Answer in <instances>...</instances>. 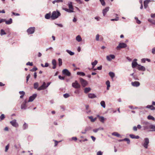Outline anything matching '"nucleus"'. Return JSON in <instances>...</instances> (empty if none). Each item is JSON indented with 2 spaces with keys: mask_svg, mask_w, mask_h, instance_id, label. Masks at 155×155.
Returning <instances> with one entry per match:
<instances>
[{
  "mask_svg": "<svg viewBox=\"0 0 155 155\" xmlns=\"http://www.w3.org/2000/svg\"><path fill=\"white\" fill-rule=\"evenodd\" d=\"M150 16L152 18H155V14L152 13L150 15Z\"/></svg>",
  "mask_w": 155,
  "mask_h": 155,
  "instance_id": "64",
  "label": "nucleus"
},
{
  "mask_svg": "<svg viewBox=\"0 0 155 155\" xmlns=\"http://www.w3.org/2000/svg\"><path fill=\"white\" fill-rule=\"evenodd\" d=\"M137 67L138 69L140 71H144L146 70L144 66L139 64L138 65Z\"/></svg>",
  "mask_w": 155,
  "mask_h": 155,
  "instance_id": "16",
  "label": "nucleus"
},
{
  "mask_svg": "<svg viewBox=\"0 0 155 155\" xmlns=\"http://www.w3.org/2000/svg\"><path fill=\"white\" fill-rule=\"evenodd\" d=\"M103 153L101 151H99L97 153V155H102Z\"/></svg>",
  "mask_w": 155,
  "mask_h": 155,
  "instance_id": "60",
  "label": "nucleus"
},
{
  "mask_svg": "<svg viewBox=\"0 0 155 155\" xmlns=\"http://www.w3.org/2000/svg\"><path fill=\"white\" fill-rule=\"evenodd\" d=\"M10 123L14 127H17L18 126V124L16 122V120L15 119L10 122Z\"/></svg>",
  "mask_w": 155,
  "mask_h": 155,
  "instance_id": "8",
  "label": "nucleus"
},
{
  "mask_svg": "<svg viewBox=\"0 0 155 155\" xmlns=\"http://www.w3.org/2000/svg\"><path fill=\"white\" fill-rule=\"evenodd\" d=\"M109 74L111 78L112 79H113V78L115 77V74L112 72H110L109 73Z\"/></svg>",
  "mask_w": 155,
  "mask_h": 155,
  "instance_id": "27",
  "label": "nucleus"
},
{
  "mask_svg": "<svg viewBox=\"0 0 155 155\" xmlns=\"http://www.w3.org/2000/svg\"><path fill=\"white\" fill-rule=\"evenodd\" d=\"M119 18L118 17H117L115 18L114 19H112L110 20L111 21H117L118 20Z\"/></svg>",
  "mask_w": 155,
  "mask_h": 155,
  "instance_id": "57",
  "label": "nucleus"
},
{
  "mask_svg": "<svg viewBox=\"0 0 155 155\" xmlns=\"http://www.w3.org/2000/svg\"><path fill=\"white\" fill-rule=\"evenodd\" d=\"M65 11L69 13L73 12H74L73 11H72V10L70 9H68L67 8H64L63 9Z\"/></svg>",
  "mask_w": 155,
  "mask_h": 155,
  "instance_id": "32",
  "label": "nucleus"
},
{
  "mask_svg": "<svg viewBox=\"0 0 155 155\" xmlns=\"http://www.w3.org/2000/svg\"><path fill=\"white\" fill-rule=\"evenodd\" d=\"M61 15L60 12L58 10H57L52 12L51 18L52 19L54 20L58 18Z\"/></svg>",
  "mask_w": 155,
  "mask_h": 155,
  "instance_id": "1",
  "label": "nucleus"
},
{
  "mask_svg": "<svg viewBox=\"0 0 155 155\" xmlns=\"http://www.w3.org/2000/svg\"><path fill=\"white\" fill-rule=\"evenodd\" d=\"M9 144H8L5 147V152H7L8 149H9Z\"/></svg>",
  "mask_w": 155,
  "mask_h": 155,
  "instance_id": "43",
  "label": "nucleus"
},
{
  "mask_svg": "<svg viewBox=\"0 0 155 155\" xmlns=\"http://www.w3.org/2000/svg\"><path fill=\"white\" fill-rule=\"evenodd\" d=\"M28 127V124H26L25 123H24V125H23V129L25 130V129H26Z\"/></svg>",
  "mask_w": 155,
  "mask_h": 155,
  "instance_id": "42",
  "label": "nucleus"
},
{
  "mask_svg": "<svg viewBox=\"0 0 155 155\" xmlns=\"http://www.w3.org/2000/svg\"><path fill=\"white\" fill-rule=\"evenodd\" d=\"M112 135L117 137H120V135L117 132H114L112 133Z\"/></svg>",
  "mask_w": 155,
  "mask_h": 155,
  "instance_id": "26",
  "label": "nucleus"
},
{
  "mask_svg": "<svg viewBox=\"0 0 155 155\" xmlns=\"http://www.w3.org/2000/svg\"><path fill=\"white\" fill-rule=\"evenodd\" d=\"M77 74L81 76H84L85 75V74L84 72H78Z\"/></svg>",
  "mask_w": 155,
  "mask_h": 155,
  "instance_id": "33",
  "label": "nucleus"
},
{
  "mask_svg": "<svg viewBox=\"0 0 155 155\" xmlns=\"http://www.w3.org/2000/svg\"><path fill=\"white\" fill-rule=\"evenodd\" d=\"M131 84L133 86L136 87L139 86L140 85V83L139 82L136 81L132 82Z\"/></svg>",
  "mask_w": 155,
  "mask_h": 155,
  "instance_id": "14",
  "label": "nucleus"
},
{
  "mask_svg": "<svg viewBox=\"0 0 155 155\" xmlns=\"http://www.w3.org/2000/svg\"><path fill=\"white\" fill-rule=\"evenodd\" d=\"M26 65H30L31 66H32L33 65V63H32V62H27L26 63Z\"/></svg>",
  "mask_w": 155,
  "mask_h": 155,
  "instance_id": "51",
  "label": "nucleus"
},
{
  "mask_svg": "<svg viewBox=\"0 0 155 155\" xmlns=\"http://www.w3.org/2000/svg\"><path fill=\"white\" fill-rule=\"evenodd\" d=\"M106 59L108 61H110L111 60V59L110 57V55H107L106 56Z\"/></svg>",
  "mask_w": 155,
  "mask_h": 155,
  "instance_id": "50",
  "label": "nucleus"
},
{
  "mask_svg": "<svg viewBox=\"0 0 155 155\" xmlns=\"http://www.w3.org/2000/svg\"><path fill=\"white\" fill-rule=\"evenodd\" d=\"M146 107L147 108L150 109L151 110H155V107L153 106L152 105H147Z\"/></svg>",
  "mask_w": 155,
  "mask_h": 155,
  "instance_id": "20",
  "label": "nucleus"
},
{
  "mask_svg": "<svg viewBox=\"0 0 155 155\" xmlns=\"http://www.w3.org/2000/svg\"><path fill=\"white\" fill-rule=\"evenodd\" d=\"M137 60V59H134V61L132 62V67L133 68H135L137 66H138V64L137 63L136 61Z\"/></svg>",
  "mask_w": 155,
  "mask_h": 155,
  "instance_id": "13",
  "label": "nucleus"
},
{
  "mask_svg": "<svg viewBox=\"0 0 155 155\" xmlns=\"http://www.w3.org/2000/svg\"><path fill=\"white\" fill-rule=\"evenodd\" d=\"M101 105L104 108H105V102L104 101H102L101 102Z\"/></svg>",
  "mask_w": 155,
  "mask_h": 155,
  "instance_id": "38",
  "label": "nucleus"
},
{
  "mask_svg": "<svg viewBox=\"0 0 155 155\" xmlns=\"http://www.w3.org/2000/svg\"><path fill=\"white\" fill-rule=\"evenodd\" d=\"M124 141H127V144H130V140L128 138H125L124 139Z\"/></svg>",
  "mask_w": 155,
  "mask_h": 155,
  "instance_id": "46",
  "label": "nucleus"
},
{
  "mask_svg": "<svg viewBox=\"0 0 155 155\" xmlns=\"http://www.w3.org/2000/svg\"><path fill=\"white\" fill-rule=\"evenodd\" d=\"M149 142V139L147 138H145L144 139V143L142 144V145L145 148L147 149Z\"/></svg>",
  "mask_w": 155,
  "mask_h": 155,
  "instance_id": "3",
  "label": "nucleus"
},
{
  "mask_svg": "<svg viewBox=\"0 0 155 155\" xmlns=\"http://www.w3.org/2000/svg\"><path fill=\"white\" fill-rule=\"evenodd\" d=\"M106 84L107 85V90H108L109 89V88L110 87V81H107L106 82Z\"/></svg>",
  "mask_w": 155,
  "mask_h": 155,
  "instance_id": "28",
  "label": "nucleus"
},
{
  "mask_svg": "<svg viewBox=\"0 0 155 155\" xmlns=\"http://www.w3.org/2000/svg\"><path fill=\"white\" fill-rule=\"evenodd\" d=\"M52 64L53 65H56V62L55 60L53 59L52 61Z\"/></svg>",
  "mask_w": 155,
  "mask_h": 155,
  "instance_id": "48",
  "label": "nucleus"
},
{
  "mask_svg": "<svg viewBox=\"0 0 155 155\" xmlns=\"http://www.w3.org/2000/svg\"><path fill=\"white\" fill-rule=\"evenodd\" d=\"M51 16L50 13H48L45 15V18L46 19H49L50 18H51Z\"/></svg>",
  "mask_w": 155,
  "mask_h": 155,
  "instance_id": "31",
  "label": "nucleus"
},
{
  "mask_svg": "<svg viewBox=\"0 0 155 155\" xmlns=\"http://www.w3.org/2000/svg\"><path fill=\"white\" fill-rule=\"evenodd\" d=\"M63 2V0H55L52 2V3L54 4L55 3L62 2Z\"/></svg>",
  "mask_w": 155,
  "mask_h": 155,
  "instance_id": "34",
  "label": "nucleus"
},
{
  "mask_svg": "<svg viewBox=\"0 0 155 155\" xmlns=\"http://www.w3.org/2000/svg\"><path fill=\"white\" fill-rule=\"evenodd\" d=\"M91 127H87L85 128V130L86 131H87L90 130Z\"/></svg>",
  "mask_w": 155,
  "mask_h": 155,
  "instance_id": "58",
  "label": "nucleus"
},
{
  "mask_svg": "<svg viewBox=\"0 0 155 155\" xmlns=\"http://www.w3.org/2000/svg\"><path fill=\"white\" fill-rule=\"evenodd\" d=\"M130 137L132 139H135V136L134 134H130Z\"/></svg>",
  "mask_w": 155,
  "mask_h": 155,
  "instance_id": "52",
  "label": "nucleus"
},
{
  "mask_svg": "<svg viewBox=\"0 0 155 155\" xmlns=\"http://www.w3.org/2000/svg\"><path fill=\"white\" fill-rule=\"evenodd\" d=\"M99 119L100 121L103 123L104 122V120H105V119L103 117H99Z\"/></svg>",
  "mask_w": 155,
  "mask_h": 155,
  "instance_id": "37",
  "label": "nucleus"
},
{
  "mask_svg": "<svg viewBox=\"0 0 155 155\" xmlns=\"http://www.w3.org/2000/svg\"><path fill=\"white\" fill-rule=\"evenodd\" d=\"M37 96V94H33L32 96L29 97L28 102H30L32 101Z\"/></svg>",
  "mask_w": 155,
  "mask_h": 155,
  "instance_id": "11",
  "label": "nucleus"
},
{
  "mask_svg": "<svg viewBox=\"0 0 155 155\" xmlns=\"http://www.w3.org/2000/svg\"><path fill=\"white\" fill-rule=\"evenodd\" d=\"M31 75L30 74H29L26 77V82H28L29 78H30Z\"/></svg>",
  "mask_w": 155,
  "mask_h": 155,
  "instance_id": "53",
  "label": "nucleus"
},
{
  "mask_svg": "<svg viewBox=\"0 0 155 155\" xmlns=\"http://www.w3.org/2000/svg\"><path fill=\"white\" fill-rule=\"evenodd\" d=\"M80 80L82 86L84 87L87 85V83L86 80L81 78H80Z\"/></svg>",
  "mask_w": 155,
  "mask_h": 155,
  "instance_id": "6",
  "label": "nucleus"
},
{
  "mask_svg": "<svg viewBox=\"0 0 155 155\" xmlns=\"http://www.w3.org/2000/svg\"><path fill=\"white\" fill-rule=\"evenodd\" d=\"M66 51L71 56L73 55L74 54V52H73L69 50H66Z\"/></svg>",
  "mask_w": 155,
  "mask_h": 155,
  "instance_id": "29",
  "label": "nucleus"
},
{
  "mask_svg": "<svg viewBox=\"0 0 155 155\" xmlns=\"http://www.w3.org/2000/svg\"><path fill=\"white\" fill-rule=\"evenodd\" d=\"M19 93L21 95H24L25 94L24 91H20L19 92Z\"/></svg>",
  "mask_w": 155,
  "mask_h": 155,
  "instance_id": "55",
  "label": "nucleus"
},
{
  "mask_svg": "<svg viewBox=\"0 0 155 155\" xmlns=\"http://www.w3.org/2000/svg\"><path fill=\"white\" fill-rule=\"evenodd\" d=\"M53 140L55 142V144H54V146L55 147L57 146L58 145V142H60L61 141H59V142H58L57 140Z\"/></svg>",
  "mask_w": 155,
  "mask_h": 155,
  "instance_id": "54",
  "label": "nucleus"
},
{
  "mask_svg": "<svg viewBox=\"0 0 155 155\" xmlns=\"http://www.w3.org/2000/svg\"><path fill=\"white\" fill-rule=\"evenodd\" d=\"M104 130V128L102 127H100L98 128L94 129L93 130V131L95 133H97L99 130Z\"/></svg>",
  "mask_w": 155,
  "mask_h": 155,
  "instance_id": "22",
  "label": "nucleus"
},
{
  "mask_svg": "<svg viewBox=\"0 0 155 155\" xmlns=\"http://www.w3.org/2000/svg\"><path fill=\"white\" fill-rule=\"evenodd\" d=\"M101 5L103 6H104L105 5V3L104 0H100Z\"/></svg>",
  "mask_w": 155,
  "mask_h": 155,
  "instance_id": "45",
  "label": "nucleus"
},
{
  "mask_svg": "<svg viewBox=\"0 0 155 155\" xmlns=\"http://www.w3.org/2000/svg\"><path fill=\"white\" fill-rule=\"evenodd\" d=\"M34 88L35 89H37L38 88V82L35 83L34 84Z\"/></svg>",
  "mask_w": 155,
  "mask_h": 155,
  "instance_id": "35",
  "label": "nucleus"
},
{
  "mask_svg": "<svg viewBox=\"0 0 155 155\" xmlns=\"http://www.w3.org/2000/svg\"><path fill=\"white\" fill-rule=\"evenodd\" d=\"M76 39L77 41L79 42L81 41L82 40V39L80 35H78L76 36Z\"/></svg>",
  "mask_w": 155,
  "mask_h": 155,
  "instance_id": "24",
  "label": "nucleus"
},
{
  "mask_svg": "<svg viewBox=\"0 0 155 155\" xmlns=\"http://www.w3.org/2000/svg\"><path fill=\"white\" fill-rule=\"evenodd\" d=\"M97 61L95 60L94 62H91V65H92V69H93L94 67L97 64Z\"/></svg>",
  "mask_w": 155,
  "mask_h": 155,
  "instance_id": "25",
  "label": "nucleus"
},
{
  "mask_svg": "<svg viewBox=\"0 0 155 155\" xmlns=\"http://www.w3.org/2000/svg\"><path fill=\"white\" fill-rule=\"evenodd\" d=\"M150 1V0H146L144 2V6L145 8H146L147 7L148 4Z\"/></svg>",
  "mask_w": 155,
  "mask_h": 155,
  "instance_id": "17",
  "label": "nucleus"
},
{
  "mask_svg": "<svg viewBox=\"0 0 155 155\" xmlns=\"http://www.w3.org/2000/svg\"><path fill=\"white\" fill-rule=\"evenodd\" d=\"M145 125L143 126L144 130H146L149 129H150V126L151 125L150 124L147 122H145L144 123Z\"/></svg>",
  "mask_w": 155,
  "mask_h": 155,
  "instance_id": "12",
  "label": "nucleus"
},
{
  "mask_svg": "<svg viewBox=\"0 0 155 155\" xmlns=\"http://www.w3.org/2000/svg\"><path fill=\"white\" fill-rule=\"evenodd\" d=\"M91 89L90 87H86L84 89V92L85 93H87L90 91Z\"/></svg>",
  "mask_w": 155,
  "mask_h": 155,
  "instance_id": "30",
  "label": "nucleus"
},
{
  "mask_svg": "<svg viewBox=\"0 0 155 155\" xmlns=\"http://www.w3.org/2000/svg\"><path fill=\"white\" fill-rule=\"evenodd\" d=\"M5 23L7 25H10L11 24L12 22V18H10L8 20H6L5 19Z\"/></svg>",
  "mask_w": 155,
  "mask_h": 155,
  "instance_id": "19",
  "label": "nucleus"
},
{
  "mask_svg": "<svg viewBox=\"0 0 155 155\" xmlns=\"http://www.w3.org/2000/svg\"><path fill=\"white\" fill-rule=\"evenodd\" d=\"M59 78L61 80H63L64 79V77H61L60 75H59L58 76Z\"/></svg>",
  "mask_w": 155,
  "mask_h": 155,
  "instance_id": "62",
  "label": "nucleus"
},
{
  "mask_svg": "<svg viewBox=\"0 0 155 155\" xmlns=\"http://www.w3.org/2000/svg\"><path fill=\"white\" fill-rule=\"evenodd\" d=\"M38 68L36 67H34L31 70V71H36L37 70Z\"/></svg>",
  "mask_w": 155,
  "mask_h": 155,
  "instance_id": "56",
  "label": "nucleus"
},
{
  "mask_svg": "<svg viewBox=\"0 0 155 155\" xmlns=\"http://www.w3.org/2000/svg\"><path fill=\"white\" fill-rule=\"evenodd\" d=\"M147 118L149 120H155V118L153 117L151 115L148 116L147 117Z\"/></svg>",
  "mask_w": 155,
  "mask_h": 155,
  "instance_id": "39",
  "label": "nucleus"
},
{
  "mask_svg": "<svg viewBox=\"0 0 155 155\" xmlns=\"http://www.w3.org/2000/svg\"><path fill=\"white\" fill-rule=\"evenodd\" d=\"M63 96L65 98H67L69 96V95L68 94L66 93L64 94Z\"/></svg>",
  "mask_w": 155,
  "mask_h": 155,
  "instance_id": "49",
  "label": "nucleus"
},
{
  "mask_svg": "<svg viewBox=\"0 0 155 155\" xmlns=\"http://www.w3.org/2000/svg\"><path fill=\"white\" fill-rule=\"evenodd\" d=\"M68 6L69 9H70L72 11L74 10V8L73 7L72 3V2H70L68 3Z\"/></svg>",
  "mask_w": 155,
  "mask_h": 155,
  "instance_id": "23",
  "label": "nucleus"
},
{
  "mask_svg": "<svg viewBox=\"0 0 155 155\" xmlns=\"http://www.w3.org/2000/svg\"><path fill=\"white\" fill-rule=\"evenodd\" d=\"M110 58L112 59H114L115 58V56L113 54L110 55Z\"/></svg>",
  "mask_w": 155,
  "mask_h": 155,
  "instance_id": "61",
  "label": "nucleus"
},
{
  "mask_svg": "<svg viewBox=\"0 0 155 155\" xmlns=\"http://www.w3.org/2000/svg\"><path fill=\"white\" fill-rule=\"evenodd\" d=\"M27 101L26 100H25V101L22 103L21 106V109L25 110L27 108V106L26 105V103Z\"/></svg>",
  "mask_w": 155,
  "mask_h": 155,
  "instance_id": "10",
  "label": "nucleus"
},
{
  "mask_svg": "<svg viewBox=\"0 0 155 155\" xmlns=\"http://www.w3.org/2000/svg\"><path fill=\"white\" fill-rule=\"evenodd\" d=\"M35 30V27H31L28 28L27 31L28 34H33Z\"/></svg>",
  "mask_w": 155,
  "mask_h": 155,
  "instance_id": "4",
  "label": "nucleus"
},
{
  "mask_svg": "<svg viewBox=\"0 0 155 155\" xmlns=\"http://www.w3.org/2000/svg\"><path fill=\"white\" fill-rule=\"evenodd\" d=\"M72 85L73 87L75 88H79L81 87L80 84L78 83L77 81H75L73 83Z\"/></svg>",
  "mask_w": 155,
  "mask_h": 155,
  "instance_id": "5",
  "label": "nucleus"
},
{
  "mask_svg": "<svg viewBox=\"0 0 155 155\" xmlns=\"http://www.w3.org/2000/svg\"><path fill=\"white\" fill-rule=\"evenodd\" d=\"M58 65L59 66H61L62 65V61L61 58H59L58 59Z\"/></svg>",
  "mask_w": 155,
  "mask_h": 155,
  "instance_id": "40",
  "label": "nucleus"
},
{
  "mask_svg": "<svg viewBox=\"0 0 155 155\" xmlns=\"http://www.w3.org/2000/svg\"><path fill=\"white\" fill-rule=\"evenodd\" d=\"M150 129H153V131H155V126L154 125H151L150 126Z\"/></svg>",
  "mask_w": 155,
  "mask_h": 155,
  "instance_id": "44",
  "label": "nucleus"
},
{
  "mask_svg": "<svg viewBox=\"0 0 155 155\" xmlns=\"http://www.w3.org/2000/svg\"><path fill=\"white\" fill-rule=\"evenodd\" d=\"M87 117L89 119H90L91 121L92 122H94L97 119L96 117L93 118V117L92 116H88Z\"/></svg>",
  "mask_w": 155,
  "mask_h": 155,
  "instance_id": "21",
  "label": "nucleus"
},
{
  "mask_svg": "<svg viewBox=\"0 0 155 155\" xmlns=\"http://www.w3.org/2000/svg\"><path fill=\"white\" fill-rule=\"evenodd\" d=\"M152 52L153 54H155V47L152 49Z\"/></svg>",
  "mask_w": 155,
  "mask_h": 155,
  "instance_id": "63",
  "label": "nucleus"
},
{
  "mask_svg": "<svg viewBox=\"0 0 155 155\" xmlns=\"http://www.w3.org/2000/svg\"><path fill=\"white\" fill-rule=\"evenodd\" d=\"M88 97L90 98L93 99L96 97V96L94 94L90 93L88 94Z\"/></svg>",
  "mask_w": 155,
  "mask_h": 155,
  "instance_id": "18",
  "label": "nucleus"
},
{
  "mask_svg": "<svg viewBox=\"0 0 155 155\" xmlns=\"http://www.w3.org/2000/svg\"><path fill=\"white\" fill-rule=\"evenodd\" d=\"M5 118V116L3 114H2L1 115L0 117V118L1 119V120H3Z\"/></svg>",
  "mask_w": 155,
  "mask_h": 155,
  "instance_id": "59",
  "label": "nucleus"
},
{
  "mask_svg": "<svg viewBox=\"0 0 155 155\" xmlns=\"http://www.w3.org/2000/svg\"><path fill=\"white\" fill-rule=\"evenodd\" d=\"M127 47V45L124 43H120L118 46L116 48L117 50H120V49L125 48Z\"/></svg>",
  "mask_w": 155,
  "mask_h": 155,
  "instance_id": "2",
  "label": "nucleus"
},
{
  "mask_svg": "<svg viewBox=\"0 0 155 155\" xmlns=\"http://www.w3.org/2000/svg\"><path fill=\"white\" fill-rule=\"evenodd\" d=\"M47 88L46 84L45 82H44L42 85L38 88V90L40 91L46 89Z\"/></svg>",
  "mask_w": 155,
  "mask_h": 155,
  "instance_id": "9",
  "label": "nucleus"
},
{
  "mask_svg": "<svg viewBox=\"0 0 155 155\" xmlns=\"http://www.w3.org/2000/svg\"><path fill=\"white\" fill-rule=\"evenodd\" d=\"M99 34H97L96 36L95 40L97 41H99Z\"/></svg>",
  "mask_w": 155,
  "mask_h": 155,
  "instance_id": "47",
  "label": "nucleus"
},
{
  "mask_svg": "<svg viewBox=\"0 0 155 155\" xmlns=\"http://www.w3.org/2000/svg\"><path fill=\"white\" fill-rule=\"evenodd\" d=\"M63 74L65 75L68 76H70L71 75V73L67 69H64L62 71Z\"/></svg>",
  "mask_w": 155,
  "mask_h": 155,
  "instance_id": "7",
  "label": "nucleus"
},
{
  "mask_svg": "<svg viewBox=\"0 0 155 155\" xmlns=\"http://www.w3.org/2000/svg\"><path fill=\"white\" fill-rule=\"evenodd\" d=\"M109 7H107L103 10L102 13L104 16L106 15L107 12L109 11Z\"/></svg>",
  "mask_w": 155,
  "mask_h": 155,
  "instance_id": "15",
  "label": "nucleus"
},
{
  "mask_svg": "<svg viewBox=\"0 0 155 155\" xmlns=\"http://www.w3.org/2000/svg\"><path fill=\"white\" fill-rule=\"evenodd\" d=\"M135 19L136 20V22L138 24H140L141 23V21L139 20L138 18L137 17H135Z\"/></svg>",
  "mask_w": 155,
  "mask_h": 155,
  "instance_id": "41",
  "label": "nucleus"
},
{
  "mask_svg": "<svg viewBox=\"0 0 155 155\" xmlns=\"http://www.w3.org/2000/svg\"><path fill=\"white\" fill-rule=\"evenodd\" d=\"M6 34V33L5 32V31L2 29L0 31V35H1L2 36L3 35H5Z\"/></svg>",
  "mask_w": 155,
  "mask_h": 155,
  "instance_id": "36",
  "label": "nucleus"
}]
</instances>
